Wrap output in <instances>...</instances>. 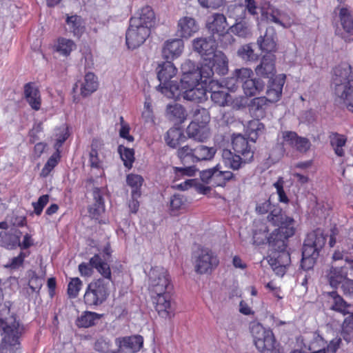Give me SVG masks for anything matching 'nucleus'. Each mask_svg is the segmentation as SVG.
I'll return each mask as SVG.
<instances>
[{"instance_id": "f257e3e1", "label": "nucleus", "mask_w": 353, "mask_h": 353, "mask_svg": "<svg viewBox=\"0 0 353 353\" xmlns=\"http://www.w3.org/2000/svg\"><path fill=\"white\" fill-rule=\"evenodd\" d=\"M173 288L170 275L165 268H152L149 273V290L157 295L154 297L155 308L163 318L170 317L172 313L170 301Z\"/></svg>"}, {"instance_id": "603ef678", "label": "nucleus", "mask_w": 353, "mask_h": 353, "mask_svg": "<svg viewBox=\"0 0 353 353\" xmlns=\"http://www.w3.org/2000/svg\"><path fill=\"white\" fill-rule=\"evenodd\" d=\"M341 335L347 342L352 340L353 337V317L348 315L344 319L341 325Z\"/></svg>"}, {"instance_id": "cd10ccee", "label": "nucleus", "mask_w": 353, "mask_h": 353, "mask_svg": "<svg viewBox=\"0 0 353 353\" xmlns=\"http://www.w3.org/2000/svg\"><path fill=\"white\" fill-rule=\"evenodd\" d=\"M222 159L224 165L233 170H239L245 164L250 162L228 149H223L222 150Z\"/></svg>"}, {"instance_id": "e2e57ef3", "label": "nucleus", "mask_w": 353, "mask_h": 353, "mask_svg": "<svg viewBox=\"0 0 353 353\" xmlns=\"http://www.w3.org/2000/svg\"><path fill=\"white\" fill-rule=\"evenodd\" d=\"M59 158V154L55 152L53 154L47 161L44 167L41 170V175L43 177L47 176L50 172L54 168L58 163V159Z\"/></svg>"}, {"instance_id": "412c9836", "label": "nucleus", "mask_w": 353, "mask_h": 353, "mask_svg": "<svg viewBox=\"0 0 353 353\" xmlns=\"http://www.w3.org/2000/svg\"><path fill=\"white\" fill-rule=\"evenodd\" d=\"M285 81V74H279L274 78L270 79L266 91L267 97H265L270 103L277 102L281 99Z\"/></svg>"}, {"instance_id": "423d86ee", "label": "nucleus", "mask_w": 353, "mask_h": 353, "mask_svg": "<svg viewBox=\"0 0 353 353\" xmlns=\"http://www.w3.org/2000/svg\"><path fill=\"white\" fill-rule=\"evenodd\" d=\"M255 210L260 214L269 212L267 216L268 221L273 225L278 226V228L294 225V220L288 216L279 206L272 205L270 198L257 201Z\"/></svg>"}, {"instance_id": "0e129e2a", "label": "nucleus", "mask_w": 353, "mask_h": 353, "mask_svg": "<svg viewBox=\"0 0 353 353\" xmlns=\"http://www.w3.org/2000/svg\"><path fill=\"white\" fill-rule=\"evenodd\" d=\"M325 341L319 334H314L313 339L309 345V350L312 352L323 351L325 352Z\"/></svg>"}, {"instance_id": "7ed1b4c3", "label": "nucleus", "mask_w": 353, "mask_h": 353, "mask_svg": "<svg viewBox=\"0 0 353 353\" xmlns=\"http://www.w3.org/2000/svg\"><path fill=\"white\" fill-rule=\"evenodd\" d=\"M294 225L275 229L268 239V244L274 250L269 260L270 265L289 266L290 254L286 250L288 239L294 234Z\"/></svg>"}, {"instance_id": "58836bf2", "label": "nucleus", "mask_w": 353, "mask_h": 353, "mask_svg": "<svg viewBox=\"0 0 353 353\" xmlns=\"http://www.w3.org/2000/svg\"><path fill=\"white\" fill-rule=\"evenodd\" d=\"M186 140L187 137L179 128H170L165 137V143L172 148H176Z\"/></svg>"}, {"instance_id": "9b49d317", "label": "nucleus", "mask_w": 353, "mask_h": 353, "mask_svg": "<svg viewBox=\"0 0 353 353\" xmlns=\"http://www.w3.org/2000/svg\"><path fill=\"white\" fill-rule=\"evenodd\" d=\"M219 261L208 248H202L194 254L195 272L200 274H208L216 268Z\"/></svg>"}, {"instance_id": "c85d7f7f", "label": "nucleus", "mask_w": 353, "mask_h": 353, "mask_svg": "<svg viewBox=\"0 0 353 353\" xmlns=\"http://www.w3.org/2000/svg\"><path fill=\"white\" fill-rule=\"evenodd\" d=\"M157 90L163 94L169 99H178L180 97H183V89L182 85V80L180 81V84L174 83L172 81H168L167 83L159 84Z\"/></svg>"}, {"instance_id": "09e8293b", "label": "nucleus", "mask_w": 353, "mask_h": 353, "mask_svg": "<svg viewBox=\"0 0 353 353\" xmlns=\"http://www.w3.org/2000/svg\"><path fill=\"white\" fill-rule=\"evenodd\" d=\"M118 153L121 159L123 161V165L125 168L130 169L132 167V163L134 161V150L131 148H126L122 145L118 147Z\"/></svg>"}, {"instance_id": "aec40b11", "label": "nucleus", "mask_w": 353, "mask_h": 353, "mask_svg": "<svg viewBox=\"0 0 353 353\" xmlns=\"http://www.w3.org/2000/svg\"><path fill=\"white\" fill-rule=\"evenodd\" d=\"M184 43L181 39L167 40L162 48V57L167 61H172L178 58L183 52Z\"/></svg>"}, {"instance_id": "4be33fe9", "label": "nucleus", "mask_w": 353, "mask_h": 353, "mask_svg": "<svg viewBox=\"0 0 353 353\" xmlns=\"http://www.w3.org/2000/svg\"><path fill=\"white\" fill-rule=\"evenodd\" d=\"M232 145L234 152L250 162L252 161L254 150L246 138L241 134L235 135L232 138Z\"/></svg>"}, {"instance_id": "5701e85b", "label": "nucleus", "mask_w": 353, "mask_h": 353, "mask_svg": "<svg viewBox=\"0 0 353 353\" xmlns=\"http://www.w3.org/2000/svg\"><path fill=\"white\" fill-rule=\"evenodd\" d=\"M276 38L275 29L274 27L269 26L266 27L264 34H261L258 38L256 43L262 51L272 53L276 50Z\"/></svg>"}, {"instance_id": "7c9ffc66", "label": "nucleus", "mask_w": 353, "mask_h": 353, "mask_svg": "<svg viewBox=\"0 0 353 353\" xmlns=\"http://www.w3.org/2000/svg\"><path fill=\"white\" fill-rule=\"evenodd\" d=\"M262 17H265L268 22H272L281 26L285 27L283 20L284 13L274 8L270 2H265L261 6Z\"/></svg>"}, {"instance_id": "774afa93", "label": "nucleus", "mask_w": 353, "mask_h": 353, "mask_svg": "<svg viewBox=\"0 0 353 353\" xmlns=\"http://www.w3.org/2000/svg\"><path fill=\"white\" fill-rule=\"evenodd\" d=\"M311 143L310 140L305 137H300L296 139L295 142L294 148H296L297 151L301 153H305L310 148Z\"/></svg>"}, {"instance_id": "37998d69", "label": "nucleus", "mask_w": 353, "mask_h": 353, "mask_svg": "<svg viewBox=\"0 0 353 353\" xmlns=\"http://www.w3.org/2000/svg\"><path fill=\"white\" fill-rule=\"evenodd\" d=\"M208 60L209 61L208 63L202 64L200 68L198 66L197 72L194 73V76L193 79L196 83H199L200 81L206 83L208 79L214 75L211 64V59Z\"/></svg>"}, {"instance_id": "4d7b16f0", "label": "nucleus", "mask_w": 353, "mask_h": 353, "mask_svg": "<svg viewBox=\"0 0 353 353\" xmlns=\"http://www.w3.org/2000/svg\"><path fill=\"white\" fill-rule=\"evenodd\" d=\"M187 203V199L182 194H174L170 201V210L173 214L185 208Z\"/></svg>"}, {"instance_id": "473e14b6", "label": "nucleus", "mask_w": 353, "mask_h": 353, "mask_svg": "<svg viewBox=\"0 0 353 353\" xmlns=\"http://www.w3.org/2000/svg\"><path fill=\"white\" fill-rule=\"evenodd\" d=\"M165 116L174 123H182L186 119L187 114L184 107L179 103L168 104L165 110Z\"/></svg>"}, {"instance_id": "e433bc0d", "label": "nucleus", "mask_w": 353, "mask_h": 353, "mask_svg": "<svg viewBox=\"0 0 353 353\" xmlns=\"http://www.w3.org/2000/svg\"><path fill=\"white\" fill-rule=\"evenodd\" d=\"M24 94L31 108L35 110H39L41 107V98L39 90L34 87L31 83H28L24 85Z\"/></svg>"}, {"instance_id": "c9c22d12", "label": "nucleus", "mask_w": 353, "mask_h": 353, "mask_svg": "<svg viewBox=\"0 0 353 353\" xmlns=\"http://www.w3.org/2000/svg\"><path fill=\"white\" fill-rule=\"evenodd\" d=\"M211 64L214 74L223 76L228 72V58L221 51L217 52L211 57Z\"/></svg>"}, {"instance_id": "20e7f679", "label": "nucleus", "mask_w": 353, "mask_h": 353, "mask_svg": "<svg viewBox=\"0 0 353 353\" xmlns=\"http://www.w3.org/2000/svg\"><path fill=\"white\" fill-rule=\"evenodd\" d=\"M23 331V325L15 316H3L0 321V353H16Z\"/></svg>"}, {"instance_id": "72a5a7b5", "label": "nucleus", "mask_w": 353, "mask_h": 353, "mask_svg": "<svg viewBox=\"0 0 353 353\" xmlns=\"http://www.w3.org/2000/svg\"><path fill=\"white\" fill-rule=\"evenodd\" d=\"M253 243L256 245H261L268 243L270 236H268V228L266 223L261 220H255L253 223Z\"/></svg>"}, {"instance_id": "dca6fc26", "label": "nucleus", "mask_w": 353, "mask_h": 353, "mask_svg": "<svg viewBox=\"0 0 353 353\" xmlns=\"http://www.w3.org/2000/svg\"><path fill=\"white\" fill-rule=\"evenodd\" d=\"M227 26L225 17L220 13L213 14L208 18L206 24L209 32L212 34L211 37H216V39L221 37L228 36L226 31Z\"/></svg>"}, {"instance_id": "a18cd8bd", "label": "nucleus", "mask_w": 353, "mask_h": 353, "mask_svg": "<svg viewBox=\"0 0 353 353\" xmlns=\"http://www.w3.org/2000/svg\"><path fill=\"white\" fill-rule=\"evenodd\" d=\"M127 183L132 188L131 196L132 197H140L141 187L143 183V178L139 174H130L127 176Z\"/></svg>"}, {"instance_id": "2eb2a0df", "label": "nucleus", "mask_w": 353, "mask_h": 353, "mask_svg": "<svg viewBox=\"0 0 353 353\" xmlns=\"http://www.w3.org/2000/svg\"><path fill=\"white\" fill-rule=\"evenodd\" d=\"M329 309L343 316L350 313L352 305L347 303L336 290L324 293Z\"/></svg>"}, {"instance_id": "b1692460", "label": "nucleus", "mask_w": 353, "mask_h": 353, "mask_svg": "<svg viewBox=\"0 0 353 353\" xmlns=\"http://www.w3.org/2000/svg\"><path fill=\"white\" fill-rule=\"evenodd\" d=\"M341 25L345 31L342 36L346 42L353 41V13L347 7H343L339 10Z\"/></svg>"}, {"instance_id": "9d476101", "label": "nucleus", "mask_w": 353, "mask_h": 353, "mask_svg": "<svg viewBox=\"0 0 353 353\" xmlns=\"http://www.w3.org/2000/svg\"><path fill=\"white\" fill-rule=\"evenodd\" d=\"M201 180L212 186L225 185L227 182L238 181L236 174L230 171H222L218 168V165L200 172Z\"/></svg>"}, {"instance_id": "3c124183", "label": "nucleus", "mask_w": 353, "mask_h": 353, "mask_svg": "<svg viewBox=\"0 0 353 353\" xmlns=\"http://www.w3.org/2000/svg\"><path fill=\"white\" fill-rule=\"evenodd\" d=\"M193 120L192 121H196L202 125H208L210 121V116L209 111L204 108L197 106L195 109L192 110Z\"/></svg>"}, {"instance_id": "6e6d98bb", "label": "nucleus", "mask_w": 353, "mask_h": 353, "mask_svg": "<svg viewBox=\"0 0 353 353\" xmlns=\"http://www.w3.org/2000/svg\"><path fill=\"white\" fill-rule=\"evenodd\" d=\"M76 48L75 43L70 39L61 38L58 40L57 51L60 54L68 56Z\"/></svg>"}, {"instance_id": "c756f323", "label": "nucleus", "mask_w": 353, "mask_h": 353, "mask_svg": "<svg viewBox=\"0 0 353 353\" xmlns=\"http://www.w3.org/2000/svg\"><path fill=\"white\" fill-rule=\"evenodd\" d=\"M116 343L120 349L126 350L130 352L134 353L142 347L143 339L140 335L126 336L117 339Z\"/></svg>"}, {"instance_id": "393cba45", "label": "nucleus", "mask_w": 353, "mask_h": 353, "mask_svg": "<svg viewBox=\"0 0 353 353\" xmlns=\"http://www.w3.org/2000/svg\"><path fill=\"white\" fill-rule=\"evenodd\" d=\"M199 29L196 20L190 17L181 18L177 24V35L181 38L188 39Z\"/></svg>"}, {"instance_id": "13d9d810", "label": "nucleus", "mask_w": 353, "mask_h": 353, "mask_svg": "<svg viewBox=\"0 0 353 353\" xmlns=\"http://www.w3.org/2000/svg\"><path fill=\"white\" fill-rule=\"evenodd\" d=\"M252 74L253 72L251 69L247 68L236 69L232 73V79H235L236 83L243 85L244 82L248 81Z\"/></svg>"}, {"instance_id": "5fc2aeb1", "label": "nucleus", "mask_w": 353, "mask_h": 353, "mask_svg": "<svg viewBox=\"0 0 353 353\" xmlns=\"http://www.w3.org/2000/svg\"><path fill=\"white\" fill-rule=\"evenodd\" d=\"M100 319V315L92 312H85L78 319L77 325L81 327H89L94 325L96 320Z\"/></svg>"}, {"instance_id": "4c0bfd02", "label": "nucleus", "mask_w": 353, "mask_h": 353, "mask_svg": "<svg viewBox=\"0 0 353 353\" xmlns=\"http://www.w3.org/2000/svg\"><path fill=\"white\" fill-rule=\"evenodd\" d=\"M265 83L260 78H250L242 85L243 92L247 97L259 94L265 88Z\"/></svg>"}, {"instance_id": "1a4fd4ad", "label": "nucleus", "mask_w": 353, "mask_h": 353, "mask_svg": "<svg viewBox=\"0 0 353 353\" xmlns=\"http://www.w3.org/2000/svg\"><path fill=\"white\" fill-rule=\"evenodd\" d=\"M254 344L261 353H276V341L273 333L266 330L261 324H254L251 327Z\"/></svg>"}, {"instance_id": "052dcab7", "label": "nucleus", "mask_w": 353, "mask_h": 353, "mask_svg": "<svg viewBox=\"0 0 353 353\" xmlns=\"http://www.w3.org/2000/svg\"><path fill=\"white\" fill-rule=\"evenodd\" d=\"M82 285V281L79 278L75 277L71 279V281L68 285V296L71 299L76 298L78 296L80 290L81 289Z\"/></svg>"}, {"instance_id": "6e6552de", "label": "nucleus", "mask_w": 353, "mask_h": 353, "mask_svg": "<svg viewBox=\"0 0 353 353\" xmlns=\"http://www.w3.org/2000/svg\"><path fill=\"white\" fill-rule=\"evenodd\" d=\"M216 152V149L214 147L199 144L194 148L188 145L181 147L177 150L176 154L181 163L185 164L210 161L214 158Z\"/></svg>"}, {"instance_id": "864d4df0", "label": "nucleus", "mask_w": 353, "mask_h": 353, "mask_svg": "<svg viewBox=\"0 0 353 353\" xmlns=\"http://www.w3.org/2000/svg\"><path fill=\"white\" fill-rule=\"evenodd\" d=\"M237 55L245 61H254L258 59L250 44L241 46L237 50Z\"/></svg>"}, {"instance_id": "a211bd4d", "label": "nucleus", "mask_w": 353, "mask_h": 353, "mask_svg": "<svg viewBox=\"0 0 353 353\" xmlns=\"http://www.w3.org/2000/svg\"><path fill=\"white\" fill-rule=\"evenodd\" d=\"M183 99L194 103H203L208 99L207 90L199 83L188 82L183 85Z\"/></svg>"}, {"instance_id": "338daca9", "label": "nucleus", "mask_w": 353, "mask_h": 353, "mask_svg": "<svg viewBox=\"0 0 353 353\" xmlns=\"http://www.w3.org/2000/svg\"><path fill=\"white\" fill-rule=\"evenodd\" d=\"M283 179L282 177H279L276 182L274 183V186L276 189L277 194L279 195V200L280 202L287 203L289 199L283 190Z\"/></svg>"}, {"instance_id": "c03bdc74", "label": "nucleus", "mask_w": 353, "mask_h": 353, "mask_svg": "<svg viewBox=\"0 0 353 353\" xmlns=\"http://www.w3.org/2000/svg\"><path fill=\"white\" fill-rule=\"evenodd\" d=\"M329 138L330 145L334 150L335 154L339 157H343L345 155V151L343 148L345 145L347 141L346 137L344 135L335 132L332 133Z\"/></svg>"}, {"instance_id": "69168bd1", "label": "nucleus", "mask_w": 353, "mask_h": 353, "mask_svg": "<svg viewBox=\"0 0 353 353\" xmlns=\"http://www.w3.org/2000/svg\"><path fill=\"white\" fill-rule=\"evenodd\" d=\"M174 172L176 177H180L183 176H192L195 175L197 170L195 166L190 165L183 168L174 167Z\"/></svg>"}, {"instance_id": "ddd939ff", "label": "nucleus", "mask_w": 353, "mask_h": 353, "mask_svg": "<svg viewBox=\"0 0 353 353\" xmlns=\"http://www.w3.org/2000/svg\"><path fill=\"white\" fill-rule=\"evenodd\" d=\"M150 34V30L130 23L125 34V43L129 49H136L141 46Z\"/></svg>"}, {"instance_id": "a878e982", "label": "nucleus", "mask_w": 353, "mask_h": 353, "mask_svg": "<svg viewBox=\"0 0 353 353\" xmlns=\"http://www.w3.org/2000/svg\"><path fill=\"white\" fill-rule=\"evenodd\" d=\"M22 232L16 228L0 232V246L8 250H14L19 245Z\"/></svg>"}, {"instance_id": "0eeeda50", "label": "nucleus", "mask_w": 353, "mask_h": 353, "mask_svg": "<svg viewBox=\"0 0 353 353\" xmlns=\"http://www.w3.org/2000/svg\"><path fill=\"white\" fill-rule=\"evenodd\" d=\"M98 279L90 282L84 294L83 300L85 305L96 307L103 304L110 294L109 285L110 280Z\"/></svg>"}, {"instance_id": "79ce46f5", "label": "nucleus", "mask_w": 353, "mask_h": 353, "mask_svg": "<svg viewBox=\"0 0 353 353\" xmlns=\"http://www.w3.org/2000/svg\"><path fill=\"white\" fill-rule=\"evenodd\" d=\"M98 87L96 76L92 72H88L85 77L83 81L81 83V94L83 97L94 92Z\"/></svg>"}, {"instance_id": "f03ea898", "label": "nucleus", "mask_w": 353, "mask_h": 353, "mask_svg": "<svg viewBox=\"0 0 353 353\" xmlns=\"http://www.w3.org/2000/svg\"><path fill=\"white\" fill-rule=\"evenodd\" d=\"M332 85L335 102L353 112V70L347 63H342L333 70Z\"/></svg>"}, {"instance_id": "f704fd0d", "label": "nucleus", "mask_w": 353, "mask_h": 353, "mask_svg": "<svg viewBox=\"0 0 353 353\" xmlns=\"http://www.w3.org/2000/svg\"><path fill=\"white\" fill-rule=\"evenodd\" d=\"M157 70V77L160 84H168V81H170L177 72V69L171 61H166L159 64Z\"/></svg>"}, {"instance_id": "de8ad7c7", "label": "nucleus", "mask_w": 353, "mask_h": 353, "mask_svg": "<svg viewBox=\"0 0 353 353\" xmlns=\"http://www.w3.org/2000/svg\"><path fill=\"white\" fill-rule=\"evenodd\" d=\"M65 22L69 30L74 35L79 36L83 33L84 26L81 17L77 15L67 17Z\"/></svg>"}, {"instance_id": "4468645a", "label": "nucleus", "mask_w": 353, "mask_h": 353, "mask_svg": "<svg viewBox=\"0 0 353 353\" xmlns=\"http://www.w3.org/2000/svg\"><path fill=\"white\" fill-rule=\"evenodd\" d=\"M216 38L209 37L196 38L192 41L193 49L198 52L205 61L211 59L217 52L216 50Z\"/></svg>"}, {"instance_id": "39448f33", "label": "nucleus", "mask_w": 353, "mask_h": 353, "mask_svg": "<svg viewBox=\"0 0 353 353\" xmlns=\"http://www.w3.org/2000/svg\"><path fill=\"white\" fill-rule=\"evenodd\" d=\"M327 235L321 229L309 233L303 243L301 267L304 270L312 269L326 242Z\"/></svg>"}, {"instance_id": "2f4dec72", "label": "nucleus", "mask_w": 353, "mask_h": 353, "mask_svg": "<svg viewBox=\"0 0 353 353\" xmlns=\"http://www.w3.org/2000/svg\"><path fill=\"white\" fill-rule=\"evenodd\" d=\"M94 203L89 209V214L92 219H98L105 211L104 200L101 189L95 188L92 192Z\"/></svg>"}, {"instance_id": "8fccbe9b", "label": "nucleus", "mask_w": 353, "mask_h": 353, "mask_svg": "<svg viewBox=\"0 0 353 353\" xmlns=\"http://www.w3.org/2000/svg\"><path fill=\"white\" fill-rule=\"evenodd\" d=\"M230 32L240 37H248L251 34L250 25L245 21L240 20L236 21L230 29Z\"/></svg>"}, {"instance_id": "6ab92c4d", "label": "nucleus", "mask_w": 353, "mask_h": 353, "mask_svg": "<svg viewBox=\"0 0 353 353\" xmlns=\"http://www.w3.org/2000/svg\"><path fill=\"white\" fill-rule=\"evenodd\" d=\"M276 57L273 53H267L261 58L260 63L255 68L256 74L265 78L272 79L276 73Z\"/></svg>"}, {"instance_id": "ea45409f", "label": "nucleus", "mask_w": 353, "mask_h": 353, "mask_svg": "<svg viewBox=\"0 0 353 353\" xmlns=\"http://www.w3.org/2000/svg\"><path fill=\"white\" fill-rule=\"evenodd\" d=\"M181 72H182V85H185L188 82L196 83V81L193 79L194 76V73L197 72L198 66L195 65V63L190 59L185 60L182 64L181 67Z\"/></svg>"}, {"instance_id": "f3484780", "label": "nucleus", "mask_w": 353, "mask_h": 353, "mask_svg": "<svg viewBox=\"0 0 353 353\" xmlns=\"http://www.w3.org/2000/svg\"><path fill=\"white\" fill-rule=\"evenodd\" d=\"M155 14L150 6H145L137 10L130 19V23L150 30L155 23Z\"/></svg>"}, {"instance_id": "f8f14e48", "label": "nucleus", "mask_w": 353, "mask_h": 353, "mask_svg": "<svg viewBox=\"0 0 353 353\" xmlns=\"http://www.w3.org/2000/svg\"><path fill=\"white\" fill-rule=\"evenodd\" d=\"M92 268H95L104 279H111L110 265L99 254H94L90 259L89 263L83 262L79 265V271L82 276H90L93 272Z\"/></svg>"}, {"instance_id": "49530a36", "label": "nucleus", "mask_w": 353, "mask_h": 353, "mask_svg": "<svg viewBox=\"0 0 353 353\" xmlns=\"http://www.w3.org/2000/svg\"><path fill=\"white\" fill-rule=\"evenodd\" d=\"M269 100L265 97L254 98L250 104V109L256 116L263 117L268 106Z\"/></svg>"}, {"instance_id": "bb28decb", "label": "nucleus", "mask_w": 353, "mask_h": 353, "mask_svg": "<svg viewBox=\"0 0 353 353\" xmlns=\"http://www.w3.org/2000/svg\"><path fill=\"white\" fill-rule=\"evenodd\" d=\"M188 138L199 142H203L210 137L208 125H202L196 121H191L186 128Z\"/></svg>"}, {"instance_id": "bf43d9fd", "label": "nucleus", "mask_w": 353, "mask_h": 353, "mask_svg": "<svg viewBox=\"0 0 353 353\" xmlns=\"http://www.w3.org/2000/svg\"><path fill=\"white\" fill-rule=\"evenodd\" d=\"M230 94L225 90H214L211 92V99L219 106H225L228 104V98Z\"/></svg>"}, {"instance_id": "a19ab883", "label": "nucleus", "mask_w": 353, "mask_h": 353, "mask_svg": "<svg viewBox=\"0 0 353 353\" xmlns=\"http://www.w3.org/2000/svg\"><path fill=\"white\" fill-rule=\"evenodd\" d=\"M328 281L332 288H336L347 280V272L343 268L332 267L327 274Z\"/></svg>"}, {"instance_id": "680f3d73", "label": "nucleus", "mask_w": 353, "mask_h": 353, "mask_svg": "<svg viewBox=\"0 0 353 353\" xmlns=\"http://www.w3.org/2000/svg\"><path fill=\"white\" fill-rule=\"evenodd\" d=\"M229 17L235 19L236 21L242 20L245 14V8L242 5H231L228 8Z\"/></svg>"}]
</instances>
